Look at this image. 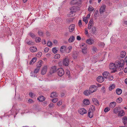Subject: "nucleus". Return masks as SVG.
Masks as SVG:
<instances>
[{"instance_id": "nucleus-1", "label": "nucleus", "mask_w": 127, "mask_h": 127, "mask_svg": "<svg viewBox=\"0 0 127 127\" xmlns=\"http://www.w3.org/2000/svg\"><path fill=\"white\" fill-rule=\"evenodd\" d=\"M115 64L117 69L120 70L123 69L124 68V62L123 59H122L119 61H116Z\"/></svg>"}, {"instance_id": "nucleus-2", "label": "nucleus", "mask_w": 127, "mask_h": 127, "mask_svg": "<svg viewBox=\"0 0 127 127\" xmlns=\"http://www.w3.org/2000/svg\"><path fill=\"white\" fill-rule=\"evenodd\" d=\"M109 68L112 69H113V70L111 71L112 73L115 72L116 71V69H117L116 66L115 65V64L113 63H111L109 65Z\"/></svg>"}, {"instance_id": "nucleus-3", "label": "nucleus", "mask_w": 127, "mask_h": 127, "mask_svg": "<svg viewBox=\"0 0 127 127\" xmlns=\"http://www.w3.org/2000/svg\"><path fill=\"white\" fill-rule=\"evenodd\" d=\"M86 47V45L84 43H82L80 45V47L82 50V52L84 54L86 53L87 52Z\"/></svg>"}, {"instance_id": "nucleus-4", "label": "nucleus", "mask_w": 127, "mask_h": 127, "mask_svg": "<svg viewBox=\"0 0 127 127\" xmlns=\"http://www.w3.org/2000/svg\"><path fill=\"white\" fill-rule=\"evenodd\" d=\"M97 89V87L95 85H92L89 88V90L91 93L95 92Z\"/></svg>"}, {"instance_id": "nucleus-5", "label": "nucleus", "mask_w": 127, "mask_h": 127, "mask_svg": "<svg viewBox=\"0 0 127 127\" xmlns=\"http://www.w3.org/2000/svg\"><path fill=\"white\" fill-rule=\"evenodd\" d=\"M48 69V67L46 65H44L41 71V74L42 75L45 74L47 71Z\"/></svg>"}, {"instance_id": "nucleus-6", "label": "nucleus", "mask_w": 127, "mask_h": 127, "mask_svg": "<svg viewBox=\"0 0 127 127\" xmlns=\"http://www.w3.org/2000/svg\"><path fill=\"white\" fill-rule=\"evenodd\" d=\"M63 63L64 65L65 66L68 65L69 63V61L68 58L66 57L64 58L63 60Z\"/></svg>"}, {"instance_id": "nucleus-7", "label": "nucleus", "mask_w": 127, "mask_h": 127, "mask_svg": "<svg viewBox=\"0 0 127 127\" xmlns=\"http://www.w3.org/2000/svg\"><path fill=\"white\" fill-rule=\"evenodd\" d=\"M64 74V71L63 69L62 68H60L58 69V74L60 76H62Z\"/></svg>"}, {"instance_id": "nucleus-8", "label": "nucleus", "mask_w": 127, "mask_h": 127, "mask_svg": "<svg viewBox=\"0 0 127 127\" xmlns=\"http://www.w3.org/2000/svg\"><path fill=\"white\" fill-rule=\"evenodd\" d=\"M94 42V40L93 38H90L86 40V43L89 45H92Z\"/></svg>"}, {"instance_id": "nucleus-9", "label": "nucleus", "mask_w": 127, "mask_h": 127, "mask_svg": "<svg viewBox=\"0 0 127 127\" xmlns=\"http://www.w3.org/2000/svg\"><path fill=\"white\" fill-rule=\"evenodd\" d=\"M79 113L82 115H83L87 113V111L85 109L82 108L80 109L78 111Z\"/></svg>"}, {"instance_id": "nucleus-10", "label": "nucleus", "mask_w": 127, "mask_h": 127, "mask_svg": "<svg viewBox=\"0 0 127 127\" xmlns=\"http://www.w3.org/2000/svg\"><path fill=\"white\" fill-rule=\"evenodd\" d=\"M94 24L93 20L91 19L89 23L88 27V29L89 30L92 27H93Z\"/></svg>"}, {"instance_id": "nucleus-11", "label": "nucleus", "mask_w": 127, "mask_h": 127, "mask_svg": "<svg viewBox=\"0 0 127 127\" xmlns=\"http://www.w3.org/2000/svg\"><path fill=\"white\" fill-rule=\"evenodd\" d=\"M57 68L56 66L52 67L50 69V73L51 74L53 73L56 71Z\"/></svg>"}, {"instance_id": "nucleus-12", "label": "nucleus", "mask_w": 127, "mask_h": 127, "mask_svg": "<svg viewBox=\"0 0 127 127\" xmlns=\"http://www.w3.org/2000/svg\"><path fill=\"white\" fill-rule=\"evenodd\" d=\"M106 7V5H104L101 6L99 10V12L100 14L103 13V12L105 11Z\"/></svg>"}, {"instance_id": "nucleus-13", "label": "nucleus", "mask_w": 127, "mask_h": 127, "mask_svg": "<svg viewBox=\"0 0 127 127\" xmlns=\"http://www.w3.org/2000/svg\"><path fill=\"white\" fill-rule=\"evenodd\" d=\"M102 75L104 78H107L110 75V73L107 71H105L104 72Z\"/></svg>"}, {"instance_id": "nucleus-14", "label": "nucleus", "mask_w": 127, "mask_h": 127, "mask_svg": "<svg viewBox=\"0 0 127 127\" xmlns=\"http://www.w3.org/2000/svg\"><path fill=\"white\" fill-rule=\"evenodd\" d=\"M83 103L85 105H88L90 104V101L88 99L85 98L83 100Z\"/></svg>"}, {"instance_id": "nucleus-15", "label": "nucleus", "mask_w": 127, "mask_h": 127, "mask_svg": "<svg viewBox=\"0 0 127 127\" xmlns=\"http://www.w3.org/2000/svg\"><path fill=\"white\" fill-rule=\"evenodd\" d=\"M92 101L93 103L96 105L98 106L99 105V102L97 99L93 98H92Z\"/></svg>"}, {"instance_id": "nucleus-16", "label": "nucleus", "mask_w": 127, "mask_h": 127, "mask_svg": "<svg viewBox=\"0 0 127 127\" xmlns=\"http://www.w3.org/2000/svg\"><path fill=\"white\" fill-rule=\"evenodd\" d=\"M97 80L98 82L101 83L104 81V79L102 76H99L97 77Z\"/></svg>"}, {"instance_id": "nucleus-17", "label": "nucleus", "mask_w": 127, "mask_h": 127, "mask_svg": "<svg viewBox=\"0 0 127 127\" xmlns=\"http://www.w3.org/2000/svg\"><path fill=\"white\" fill-rule=\"evenodd\" d=\"M121 108L120 107H116L114 108L113 112L115 114H117L118 113L119 111L120 110Z\"/></svg>"}, {"instance_id": "nucleus-18", "label": "nucleus", "mask_w": 127, "mask_h": 127, "mask_svg": "<svg viewBox=\"0 0 127 127\" xmlns=\"http://www.w3.org/2000/svg\"><path fill=\"white\" fill-rule=\"evenodd\" d=\"M75 25L74 24H72L69 27V30L70 32H72L74 31Z\"/></svg>"}, {"instance_id": "nucleus-19", "label": "nucleus", "mask_w": 127, "mask_h": 127, "mask_svg": "<svg viewBox=\"0 0 127 127\" xmlns=\"http://www.w3.org/2000/svg\"><path fill=\"white\" fill-rule=\"evenodd\" d=\"M30 51L32 52H36L37 50V49L36 47H30Z\"/></svg>"}, {"instance_id": "nucleus-20", "label": "nucleus", "mask_w": 127, "mask_h": 127, "mask_svg": "<svg viewBox=\"0 0 127 127\" xmlns=\"http://www.w3.org/2000/svg\"><path fill=\"white\" fill-rule=\"evenodd\" d=\"M125 115V113L124 111L123 110L121 109L119 111L118 114V115L119 116L122 117Z\"/></svg>"}, {"instance_id": "nucleus-21", "label": "nucleus", "mask_w": 127, "mask_h": 127, "mask_svg": "<svg viewBox=\"0 0 127 127\" xmlns=\"http://www.w3.org/2000/svg\"><path fill=\"white\" fill-rule=\"evenodd\" d=\"M43 62L42 61H39L37 63L36 66L37 68H40L43 64Z\"/></svg>"}, {"instance_id": "nucleus-22", "label": "nucleus", "mask_w": 127, "mask_h": 127, "mask_svg": "<svg viewBox=\"0 0 127 127\" xmlns=\"http://www.w3.org/2000/svg\"><path fill=\"white\" fill-rule=\"evenodd\" d=\"M126 55V52L125 51H122L121 52L120 55V57L123 58L125 57Z\"/></svg>"}, {"instance_id": "nucleus-23", "label": "nucleus", "mask_w": 127, "mask_h": 127, "mask_svg": "<svg viewBox=\"0 0 127 127\" xmlns=\"http://www.w3.org/2000/svg\"><path fill=\"white\" fill-rule=\"evenodd\" d=\"M116 103L115 102H113L110 103L109 106L111 108H114L116 106Z\"/></svg>"}, {"instance_id": "nucleus-24", "label": "nucleus", "mask_w": 127, "mask_h": 127, "mask_svg": "<svg viewBox=\"0 0 127 127\" xmlns=\"http://www.w3.org/2000/svg\"><path fill=\"white\" fill-rule=\"evenodd\" d=\"M66 47L64 46H61L60 48V51L62 53H64L65 50L66 48Z\"/></svg>"}, {"instance_id": "nucleus-25", "label": "nucleus", "mask_w": 127, "mask_h": 127, "mask_svg": "<svg viewBox=\"0 0 127 127\" xmlns=\"http://www.w3.org/2000/svg\"><path fill=\"white\" fill-rule=\"evenodd\" d=\"M75 39V38L74 37L72 36H70L69 38L68 39V41L69 43H71L73 42Z\"/></svg>"}, {"instance_id": "nucleus-26", "label": "nucleus", "mask_w": 127, "mask_h": 127, "mask_svg": "<svg viewBox=\"0 0 127 127\" xmlns=\"http://www.w3.org/2000/svg\"><path fill=\"white\" fill-rule=\"evenodd\" d=\"M91 94L90 91L87 90L85 91L84 92V94L88 96L90 95Z\"/></svg>"}, {"instance_id": "nucleus-27", "label": "nucleus", "mask_w": 127, "mask_h": 127, "mask_svg": "<svg viewBox=\"0 0 127 127\" xmlns=\"http://www.w3.org/2000/svg\"><path fill=\"white\" fill-rule=\"evenodd\" d=\"M70 10L71 11L73 12L74 13L76 12L77 10V8L75 6H73L70 8Z\"/></svg>"}, {"instance_id": "nucleus-28", "label": "nucleus", "mask_w": 127, "mask_h": 127, "mask_svg": "<svg viewBox=\"0 0 127 127\" xmlns=\"http://www.w3.org/2000/svg\"><path fill=\"white\" fill-rule=\"evenodd\" d=\"M117 94L118 95H120L122 92V90L120 89H117L116 90Z\"/></svg>"}, {"instance_id": "nucleus-29", "label": "nucleus", "mask_w": 127, "mask_h": 127, "mask_svg": "<svg viewBox=\"0 0 127 127\" xmlns=\"http://www.w3.org/2000/svg\"><path fill=\"white\" fill-rule=\"evenodd\" d=\"M93 112L91 111V109L89 110L88 114V115L89 116L90 118H92V117L93 116Z\"/></svg>"}, {"instance_id": "nucleus-30", "label": "nucleus", "mask_w": 127, "mask_h": 127, "mask_svg": "<svg viewBox=\"0 0 127 127\" xmlns=\"http://www.w3.org/2000/svg\"><path fill=\"white\" fill-rule=\"evenodd\" d=\"M37 99L40 101H42L45 100L44 97L42 96H39L37 98Z\"/></svg>"}, {"instance_id": "nucleus-31", "label": "nucleus", "mask_w": 127, "mask_h": 127, "mask_svg": "<svg viewBox=\"0 0 127 127\" xmlns=\"http://www.w3.org/2000/svg\"><path fill=\"white\" fill-rule=\"evenodd\" d=\"M75 15V13L71 11L70 12L69 14H67V15L68 17H71L74 16Z\"/></svg>"}, {"instance_id": "nucleus-32", "label": "nucleus", "mask_w": 127, "mask_h": 127, "mask_svg": "<svg viewBox=\"0 0 127 127\" xmlns=\"http://www.w3.org/2000/svg\"><path fill=\"white\" fill-rule=\"evenodd\" d=\"M122 120L124 124H126L127 122V117H124L122 118Z\"/></svg>"}, {"instance_id": "nucleus-33", "label": "nucleus", "mask_w": 127, "mask_h": 127, "mask_svg": "<svg viewBox=\"0 0 127 127\" xmlns=\"http://www.w3.org/2000/svg\"><path fill=\"white\" fill-rule=\"evenodd\" d=\"M37 60V59L36 58H33L32 60L31 61L30 63V64H33L34 62H35Z\"/></svg>"}, {"instance_id": "nucleus-34", "label": "nucleus", "mask_w": 127, "mask_h": 127, "mask_svg": "<svg viewBox=\"0 0 127 127\" xmlns=\"http://www.w3.org/2000/svg\"><path fill=\"white\" fill-rule=\"evenodd\" d=\"M57 96L56 93L55 92L52 93L51 95V97L52 98H54Z\"/></svg>"}, {"instance_id": "nucleus-35", "label": "nucleus", "mask_w": 127, "mask_h": 127, "mask_svg": "<svg viewBox=\"0 0 127 127\" xmlns=\"http://www.w3.org/2000/svg\"><path fill=\"white\" fill-rule=\"evenodd\" d=\"M115 87V85L114 84H112L109 87V89L110 91H111L114 89Z\"/></svg>"}, {"instance_id": "nucleus-36", "label": "nucleus", "mask_w": 127, "mask_h": 127, "mask_svg": "<svg viewBox=\"0 0 127 127\" xmlns=\"http://www.w3.org/2000/svg\"><path fill=\"white\" fill-rule=\"evenodd\" d=\"M58 50V49H57L56 47H54L52 48V51L54 53L56 54L57 53Z\"/></svg>"}, {"instance_id": "nucleus-37", "label": "nucleus", "mask_w": 127, "mask_h": 127, "mask_svg": "<svg viewBox=\"0 0 127 127\" xmlns=\"http://www.w3.org/2000/svg\"><path fill=\"white\" fill-rule=\"evenodd\" d=\"M122 99L121 97H119L117 99L116 101L118 103H120L122 101Z\"/></svg>"}, {"instance_id": "nucleus-38", "label": "nucleus", "mask_w": 127, "mask_h": 127, "mask_svg": "<svg viewBox=\"0 0 127 127\" xmlns=\"http://www.w3.org/2000/svg\"><path fill=\"white\" fill-rule=\"evenodd\" d=\"M78 0H73L71 1V4L74 5L78 1Z\"/></svg>"}, {"instance_id": "nucleus-39", "label": "nucleus", "mask_w": 127, "mask_h": 127, "mask_svg": "<svg viewBox=\"0 0 127 127\" xmlns=\"http://www.w3.org/2000/svg\"><path fill=\"white\" fill-rule=\"evenodd\" d=\"M41 40V38L38 37H36L35 38V41L37 42H39Z\"/></svg>"}, {"instance_id": "nucleus-40", "label": "nucleus", "mask_w": 127, "mask_h": 127, "mask_svg": "<svg viewBox=\"0 0 127 127\" xmlns=\"http://www.w3.org/2000/svg\"><path fill=\"white\" fill-rule=\"evenodd\" d=\"M94 9V8L92 6H89L88 9V11H92Z\"/></svg>"}, {"instance_id": "nucleus-41", "label": "nucleus", "mask_w": 127, "mask_h": 127, "mask_svg": "<svg viewBox=\"0 0 127 127\" xmlns=\"http://www.w3.org/2000/svg\"><path fill=\"white\" fill-rule=\"evenodd\" d=\"M83 21L85 22L86 24H87L88 22V19L86 17H83Z\"/></svg>"}, {"instance_id": "nucleus-42", "label": "nucleus", "mask_w": 127, "mask_h": 127, "mask_svg": "<svg viewBox=\"0 0 127 127\" xmlns=\"http://www.w3.org/2000/svg\"><path fill=\"white\" fill-rule=\"evenodd\" d=\"M99 46L102 47H103L105 45V44L103 42H100L99 43Z\"/></svg>"}, {"instance_id": "nucleus-43", "label": "nucleus", "mask_w": 127, "mask_h": 127, "mask_svg": "<svg viewBox=\"0 0 127 127\" xmlns=\"http://www.w3.org/2000/svg\"><path fill=\"white\" fill-rule=\"evenodd\" d=\"M110 110V108L108 107H107L105 108L104 111L105 113L107 112Z\"/></svg>"}, {"instance_id": "nucleus-44", "label": "nucleus", "mask_w": 127, "mask_h": 127, "mask_svg": "<svg viewBox=\"0 0 127 127\" xmlns=\"http://www.w3.org/2000/svg\"><path fill=\"white\" fill-rule=\"evenodd\" d=\"M91 109H90L89 110L91 109V111L92 112H93L95 109V106L93 105H92L91 106Z\"/></svg>"}, {"instance_id": "nucleus-45", "label": "nucleus", "mask_w": 127, "mask_h": 127, "mask_svg": "<svg viewBox=\"0 0 127 127\" xmlns=\"http://www.w3.org/2000/svg\"><path fill=\"white\" fill-rule=\"evenodd\" d=\"M60 57V55L59 54H56L54 57V58L55 59H59Z\"/></svg>"}, {"instance_id": "nucleus-46", "label": "nucleus", "mask_w": 127, "mask_h": 127, "mask_svg": "<svg viewBox=\"0 0 127 127\" xmlns=\"http://www.w3.org/2000/svg\"><path fill=\"white\" fill-rule=\"evenodd\" d=\"M40 68L37 67L36 69H35L34 71V73H37L39 72V70Z\"/></svg>"}, {"instance_id": "nucleus-47", "label": "nucleus", "mask_w": 127, "mask_h": 127, "mask_svg": "<svg viewBox=\"0 0 127 127\" xmlns=\"http://www.w3.org/2000/svg\"><path fill=\"white\" fill-rule=\"evenodd\" d=\"M47 45L48 46H51L52 45V43L50 41H48L47 42Z\"/></svg>"}, {"instance_id": "nucleus-48", "label": "nucleus", "mask_w": 127, "mask_h": 127, "mask_svg": "<svg viewBox=\"0 0 127 127\" xmlns=\"http://www.w3.org/2000/svg\"><path fill=\"white\" fill-rule=\"evenodd\" d=\"M42 55V53L41 52H39L36 54V56L38 57H40Z\"/></svg>"}, {"instance_id": "nucleus-49", "label": "nucleus", "mask_w": 127, "mask_h": 127, "mask_svg": "<svg viewBox=\"0 0 127 127\" xmlns=\"http://www.w3.org/2000/svg\"><path fill=\"white\" fill-rule=\"evenodd\" d=\"M58 100V99L57 98H55L53 99L52 100V101L53 102L55 103Z\"/></svg>"}, {"instance_id": "nucleus-50", "label": "nucleus", "mask_w": 127, "mask_h": 127, "mask_svg": "<svg viewBox=\"0 0 127 127\" xmlns=\"http://www.w3.org/2000/svg\"><path fill=\"white\" fill-rule=\"evenodd\" d=\"M96 31V28L95 27H93L92 28V31L93 33H94Z\"/></svg>"}, {"instance_id": "nucleus-51", "label": "nucleus", "mask_w": 127, "mask_h": 127, "mask_svg": "<svg viewBox=\"0 0 127 127\" xmlns=\"http://www.w3.org/2000/svg\"><path fill=\"white\" fill-rule=\"evenodd\" d=\"M69 52H69V51H68L67 48H66H66L64 51V53H69Z\"/></svg>"}, {"instance_id": "nucleus-52", "label": "nucleus", "mask_w": 127, "mask_h": 127, "mask_svg": "<svg viewBox=\"0 0 127 127\" xmlns=\"http://www.w3.org/2000/svg\"><path fill=\"white\" fill-rule=\"evenodd\" d=\"M101 91L102 93H104L105 92V88L104 87H102L101 89Z\"/></svg>"}, {"instance_id": "nucleus-53", "label": "nucleus", "mask_w": 127, "mask_h": 127, "mask_svg": "<svg viewBox=\"0 0 127 127\" xmlns=\"http://www.w3.org/2000/svg\"><path fill=\"white\" fill-rule=\"evenodd\" d=\"M62 101L61 100H60L59 102L57 103V105L59 106L62 105Z\"/></svg>"}, {"instance_id": "nucleus-54", "label": "nucleus", "mask_w": 127, "mask_h": 127, "mask_svg": "<svg viewBox=\"0 0 127 127\" xmlns=\"http://www.w3.org/2000/svg\"><path fill=\"white\" fill-rule=\"evenodd\" d=\"M44 51L45 52H47L49 50V48H45L44 50Z\"/></svg>"}, {"instance_id": "nucleus-55", "label": "nucleus", "mask_w": 127, "mask_h": 127, "mask_svg": "<svg viewBox=\"0 0 127 127\" xmlns=\"http://www.w3.org/2000/svg\"><path fill=\"white\" fill-rule=\"evenodd\" d=\"M28 102L30 103H32L34 102V101L32 99H29Z\"/></svg>"}, {"instance_id": "nucleus-56", "label": "nucleus", "mask_w": 127, "mask_h": 127, "mask_svg": "<svg viewBox=\"0 0 127 127\" xmlns=\"http://www.w3.org/2000/svg\"><path fill=\"white\" fill-rule=\"evenodd\" d=\"M108 78V79L110 80H112L113 79V77L112 76H110Z\"/></svg>"}, {"instance_id": "nucleus-57", "label": "nucleus", "mask_w": 127, "mask_h": 127, "mask_svg": "<svg viewBox=\"0 0 127 127\" xmlns=\"http://www.w3.org/2000/svg\"><path fill=\"white\" fill-rule=\"evenodd\" d=\"M69 52H70L71 50L72 49V47L71 46H69L67 48Z\"/></svg>"}, {"instance_id": "nucleus-58", "label": "nucleus", "mask_w": 127, "mask_h": 127, "mask_svg": "<svg viewBox=\"0 0 127 127\" xmlns=\"http://www.w3.org/2000/svg\"><path fill=\"white\" fill-rule=\"evenodd\" d=\"M38 33L39 35L40 36H42L43 35V33L41 31H39Z\"/></svg>"}, {"instance_id": "nucleus-59", "label": "nucleus", "mask_w": 127, "mask_h": 127, "mask_svg": "<svg viewBox=\"0 0 127 127\" xmlns=\"http://www.w3.org/2000/svg\"><path fill=\"white\" fill-rule=\"evenodd\" d=\"M85 33L86 35H87L88 34V30L87 29H85Z\"/></svg>"}, {"instance_id": "nucleus-60", "label": "nucleus", "mask_w": 127, "mask_h": 127, "mask_svg": "<svg viewBox=\"0 0 127 127\" xmlns=\"http://www.w3.org/2000/svg\"><path fill=\"white\" fill-rule=\"evenodd\" d=\"M58 41L56 40H54L53 41V43L55 45H56L58 43Z\"/></svg>"}, {"instance_id": "nucleus-61", "label": "nucleus", "mask_w": 127, "mask_h": 127, "mask_svg": "<svg viewBox=\"0 0 127 127\" xmlns=\"http://www.w3.org/2000/svg\"><path fill=\"white\" fill-rule=\"evenodd\" d=\"M97 48L95 47H93V48L92 50L93 51L95 52Z\"/></svg>"}, {"instance_id": "nucleus-62", "label": "nucleus", "mask_w": 127, "mask_h": 127, "mask_svg": "<svg viewBox=\"0 0 127 127\" xmlns=\"http://www.w3.org/2000/svg\"><path fill=\"white\" fill-rule=\"evenodd\" d=\"M53 105H54L53 104V103H50V104L49 105V107H53Z\"/></svg>"}, {"instance_id": "nucleus-63", "label": "nucleus", "mask_w": 127, "mask_h": 127, "mask_svg": "<svg viewBox=\"0 0 127 127\" xmlns=\"http://www.w3.org/2000/svg\"><path fill=\"white\" fill-rule=\"evenodd\" d=\"M76 38H77V40H80L81 39V37L79 36H77V37Z\"/></svg>"}, {"instance_id": "nucleus-64", "label": "nucleus", "mask_w": 127, "mask_h": 127, "mask_svg": "<svg viewBox=\"0 0 127 127\" xmlns=\"http://www.w3.org/2000/svg\"><path fill=\"white\" fill-rule=\"evenodd\" d=\"M125 61L127 65V56L125 57Z\"/></svg>"}]
</instances>
